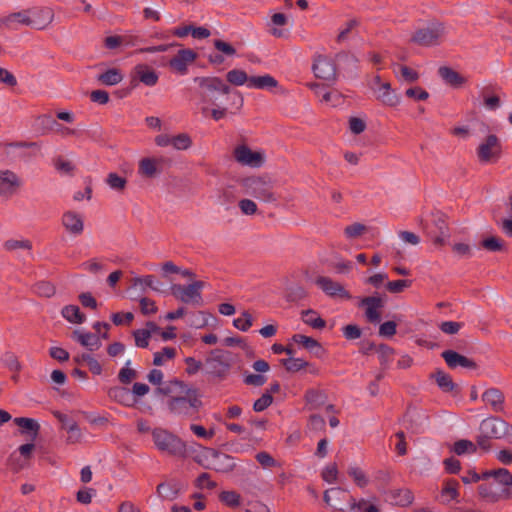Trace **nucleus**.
Returning <instances> with one entry per match:
<instances>
[{
    "instance_id": "46",
    "label": "nucleus",
    "mask_w": 512,
    "mask_h": 512,
    "mask_svg": "<svg viewBox=\"0 0 512 512\" xmlns=\"http://www.w3.org/2000/svg\"><path fill=\"white\" fill-rule=\"evenodd\" d=\"M1 363L12 372H19L22 369L18 357L10 351L1 356Z\"/></svg>"
},
{
    "instance_id": "40",
    "label": "nucleus",
    "mask_w": 512,
    "mask_h": 512,
    "mask_svg": "<svg viewBox=\"0 0 512 512\" xmlns=\"http://www.w3.org/2000/svg\"><path fill=\"white\" fill-rule=\"evenodd\" d=\"M105 183L111 190H113L117 193H122L127 186L126 178L118 175L115 172H110L107 175V177L105 179Z\"/></svg>"
},
{
    "instance_id": "42",
    "label": "nucleus",
    "mask_w": 512,
    "mask_h": 512,
    "mask_svg": "<svg viewBox=\"0 0 512 512\" xmlns=\"http://www.w3.org/2000/svg\"><path fill=\"white\" fill-rule=\"evenodd\" d=\"M432 377L435 379L439 388L444 392H451L455 387L450 375L442 370H437Z\"/></svg>"
},
{
    "instance_id": "62",
    "label": "nucleus",
    "mask_w": 512,
    "mask_h": 512,
    "mask_svg": "<svg viewBox=\"0 0 512 512\" xmlns=\"http://www.w3.org/2000/svg\"><path fill=\"white\" fill-rule=\"evenodd\" d=\"M273 402V397L269 393H264L253 404V409L256 412H262L267 409Z\"/></svg>"
},
{
    "instance_id": "33",
    "label": "nucleus",
    "mask_w": 512,
    "mask_h": 512,
    "mask_svg": "<svg viewBox=\"0 0 512 512\" xmlns=\"http://www.w3.org/2000/svg\"><path fill=\"white\" fill-rule=\"evenodd\" d=\"M493 478L495 481L504 486H512V473L506 468H498L484 471V479Z\"/></svg>"
},
{
    "instance_id": "24",
    "label": "nucleus",
    "mask_w": 512,
    "mask_h": 512,
    "mask_svg": "<svg viewBox=\"0 0 512 512\" xmlns=\"http://www.w3.org/2000/svg\"><path fill=\"white\" fill-rule=\"evenodd\" d=\"M438 74L445 84L453 88H460L468 81V78L465 75L448 66L440 67L438 69Z\"/></svg>"
},
{
    "instance_id": "64",
    "label": "nucleus",
    "mask_w": 512,
    "mask_h": 512,
    "mask_svg": "<svg viewBox=\"0 0 512 512\" xmlns=\"http://www.w3.org/2000/svg\"><path fill=\"white\" fill-rule=\"evenodd\" d=\"M461 480L464 484H472V483H477L479 482L480 480H485L484 479V472H482L481 474L477 473L475 470L473 469H469L467 470L462 476H461Z\"/></svg>"
},
{
    "instance_id": "30",
    "label": "nucleus",
    "mask_w": 512,
    "mask_h": 512,
    "mask_svg": "<svg viewBox=\"0 0 512 512\" xmlns=\"http://www.w3.org/2000/svg\"><path fill=\"white\" fill-rule=\"evenodd\" d=\"M346 491L342 488H331L324 492L323 499L327 505L338 512H343L341 502L344 500Z\"/></svg>"
},
{
    "instance_id": "63",
    "label": "nucleus",
    "mask_w": 512,
    "mask_h": 512,
    "mask_svg": "<svg viewBox=\"0 0 512 512\" xmlns=\"http://www.w3.org/2000/svg\"><path fill=\"white\" fill-rule=\"evenodd\" d=\"M410 286V281L408 280H395L389 281L386 283V290L391 293H399L402 292L405 288Z\"/></svg>"
},
{
    "instance_id": "13",
    "label": "nucleus",
    "mask_w": 512,
    "mask_h": 512,
    "mask_svg": "<svg viewBox=\"0 0 512 512\" xmlns=\"http://www.w3.org/2000/svg\"><path fill=\"white\" fill-rule=\"evenodd\" d=\"M312 70L317 78L333 81L336 78V67L331 58L325 55H316Z\"/></svg>"
},
{
    "instance_id": "1",
    "label": "nucleus",
    "mask_w": 512,
    "mask_h": 512,
    "mask_svg": "<svg viewBox=\"0 0 512 512\" xmlns=\"http://www.w3.org/2000/svg\"><path fill=\"white\" fill-rule=\"evenodd\" d=\"M158 391L170 396L167 405L174 414L188 415L201 406L196 390L188 388L182 381H169Z\"/></svg>"
},
{
    "instance_id": "31",
    "label": "nucleus",
    "mask_w": 512,
    "mask_h": 512,
    "mask_svg": "<svg viewBox=\"0 0 512 512\" xmlns=\"http://www.w3.org/2000/svg\"><path fill=\"white\" fill-rule=\"evenodd\" d=\"M414 496L409 489L397 488L389 492V502L392 505L405 507L412 504Z\"/></svg>"
},
{
    "instance_id": "53",
    "label": "nucleus",
    "mask_w": 512,
    "mask_h": 512,
    "mask_svg": "<svg viewBox=\"0 0 512 512\" xmlns=\"http://www.w3.org/2000/svg\"><path fill=\"white\" fill-rule=\"evenodd\" d=\"M322 479L329 484L336 483L338 480V468L335 463L326 465L321 473Z\"/></svg>"
},
{
    "instance_id": "58",
    "label": "nucleus",
    "mask_w": 512,
    "mask_h": 512,
    "mask_svg": "<svg viewBox=\"0 0 512 512\" xmlns=\"http://www.w3.org/2000/svg\"><path fill=\"white\" fill-rule=\"evenodd\" d=\"M219 497L229 507H238L240 505V495L235 491H223Z\"/></svg>"
},
{
    "instance_id": "49",
    "label": "nucleus",
    "mask_w": 512,
    "mask_h": 512,
    "mask_svg": "<svg viewBox=\"0 0 512 512\" xmlns=\"http://www.w3.org/2000/svg\"><path fill=\"white\" fill-rule=\"evenodd\" d=\"M292 340L295 343L302 345L304 348H306L307 350H309L311 352L314 351L315 349L321 348L320 344L315 339H313L312 337L303 335V334L293 335Z\"/></svg>"
},
{
    "instance_id": "47",
    "label": "nucleus",
    "mask_w": 512,
    "mask_h": 512,
    "mask_svg": "<svg viewBox=\"0 0 512 512\" xmlns=\"http://www.w3.org/2000/svg\"><path fill=\"white\" fill-rule=\"evenodd\" d=\"M192 146V139L187 133L173 135L172 147L175 150H188Z\"/></svg>"
},
{
    "instance_id": "51",
    "label": "nucleus",
    "mask_w": 512,
    "mask_h": 512,
    "mask_svg": "<svg viewBox=\"0 0 512 512\" xmlns=\"http://www.w3.org/2000/svg\"><path fill=\"white\" fill-rule=\"evenodd\" d=\"M348 475L353 479L355 484L360 488L365 487L368 484V479L365 473L357 466H350L348 468Z\"/></svg>"
},
{
    "instance_id": "54",
    "label": "nucleus",
    "mask_w": 512,
    "mask_h": 512,
    "mask_svg": "<svg viewBox=\"0 0 512 512\" xmlns=\"http://www.w3.org/2000/svg\"><path fill=\"white\" fill-rule=\"evenodd\" d=\"M282 364L290 372H298L301 369L309 366L308 362L304 361L303 359L293 357L283 359Z\"/></svg>"
},
{
    "instance_id": "27",
    "label": "nucleus",
    "mask_w": 512,
    "mask_h": 512,
    "mask_svg": "<svg viewBox=\"0 0 512 512\" xmlns=\"http://www.w3.org/2000/svg\"><path fill=\"white\" fill-rule=\"evenodd\" d=\"M391 69L395 77L402 82L413 83L420 77L419 72L416 69L404 64L393 63L391 65Z\"/></svg>"
},
{
    "instance_id": "50",
    "label": "nucleus",
    "mask_w": 512,
    "mask_h": 512,
    "mask_svg": "<svg viewBox=\"0 0 512 512\" xmlns=\"http://www.w3.org/2000/svg\"><path fill=\"white\" fill-rule=\"evenodd\" d=\"M4 248L7 251H16L19 249L30 251L32 245L27 239H9L4 243Z\"/></svg>"
},
{
    "instance_id": "61",
    "label": "nucleus",
    "mask_w": 512,
    "mask_h": 512,
    "mask_svg": "<svg viewBox=\"0 0 512 512\" xmlns=\"http://www.w3.org/2000/svg\"><path fill=\"white\" fill-rule=\"evenodd\" d=\"M81 359L87 364L89 370L94 375H100L102 373L101 364L90 354H83Z\"/></svg>"
},
{
    "instance_id": "8",
    "label": "nucleus",
    "mask_w": 512,
    "mask_h": 512,
    "mask_svg": "<svg viewBox=\"0 0 512 512\" xmlns=\"http://www.w3.org/2000/svg\"><path fill=\"white\" fill-rule=\"evenodd\" d=\"M358 306L364 310V316L368 323L379 326V334L384 335V323L382 322L383 299L380 296H368L361 298Z\"/></svg>"
},
{
    "instance_id": "45",
    "label": "nucleus",
    "mask_w": 512,
    "mask_h": 512,
    "mask_svg": "<svg viewBox=\"0 0 512 512\" xmlns=\"http://www.w3.org/2000/svg\"><path fill=\"white\" fill-rule=\"evenodd\" d=\"M253 325V317L248 311H243L239 317L233 320V326L242 331H248Z\"/></svg>"
},
{
    "instance_id": "20",
    "label": "nucleus",
    "mask_w": 512,
    "mask_h": 512,
    "mask_svg": "<svg viewBox=\"0 0 512 512\" xmlns=\"http://www.w3.org/2000/svg\"><path fill=\"white\" fill-rule=\"evenodd\" d=\"M288 21L289 19L284 13H272L267 23L268 32L275 38H286L289 35V30L285 28Z\"/></svg>"
},
{
    "instance_id": "3",
    "label": "nucleus",
    "mask_w": 512,
    "mask_h": 512,
    "mask_svg": "<svg viewBox=\"0 0 512 512\" xmlns=\"http://www.w3.org/2000/svg\"><path fill=\"white\" fill-rule=\"evenodd\" d=\"M194 81L202 89L199 102L202 114H206L209 111L210 102L217 100L213 93L217 92L222 95H229L231 93L230 87L219 77H196Z\"/></svg>"
},
{
    "instance_id": "14",
    "label": "nucleus",
    "mask_w": 512,
    "mask_h": 512,
    "mask_svg": "<svg viewBox=\"0 0 512 512\" xmlns=\"http://www.w3.org/2000/svg\"><path fill=\"white\" fill-rule=\"evenodd\" d=\"M315 284L328 296L330 297H338L343 299H350L351 295L344 288V286L333 279L320 276L315 280Z\"/></svg>"
},
{
    "instance_id": "59",
    "label": "nucleus",
    "mask_w": 512,
    "mask_h": 512,
    "mask_svg": "<svg viewBox=\"0 0 512 512\" xmlns=\"http://www.w3.org/2000/svg\"><path fill=\"white\" fill-rule=\"evenodd\" d=\"M135 345L140 348H146L149 345V340L151 338L150 332L145 331L144 329H138L133 332Z\"/></svg>"
},
{
    "instance_id": "57",
    "label": "nucleus",
    "mask_w": 512,
    "mask_h": 512,
    "mask_svg": "<svg viewBox=\"0 0 512 512\" xmlns=\"http://www.w3.org/2000/svg\"><path fill=\"white\" fill-rule=\"evenodd\" d=\"M130 365L131 361L127 360L124 367L119 371L118 378L121 383L128 384L136 377V371Z\"/></svg>"
},
{
    "instance_id": "34",
    "label": "nucleus",
    "mask_w": 512,
    "mask_h": 512,
    "mask_svg": "<svg viewBox=\"0 0 512 512\" xmlns=\"http://www.w3.org/2000/svg\"><path fill=\"white\" fill-rule=\"evenodd\" d=\"M62 317L72 324H82L86 321V316L76 305H67L62 308Z\"/></svg>"
},
{
    "instance_id": "29",
    "label": "nucleus",
    "mask_w": 512,
    "mask_h": 512,
    "mask_svg": "<svg viewBox=\"0 0 512 512\" xmlns=\"http://www.w3.org/2000/svg\"><path fill=\"white\" fill-rule=\"evenodd\" d=\"M482 400L495 412H502L504 410V395L496 388L486 390L482 395Z\"/></svg>"
},
{
    "instance_id": "56",
    "label": "nucleus",
    "mask_w": 512,
    "mask_h": 512,
    "mask_svg": "<svg viewBox=\"0 0 512 512\" xmlns=\"http://www.w3.org/2000/svg\"><path fill=\"white\" fill-rule=\"evenodd\" d=\"M453 451L457 455H463L465 453H473L476 451V446L473 442H471L469 440L462 439V440H459L454 443Z\"/></svg>"
},
{
    "instance_id": "39",
    "label": "nucleus",
    "mask_w": 512,
    "mask_h": 512,
    "mask_svg": "<svg viewBox=\"0 0 512 512\" xmlns=\"http://www.w3.org/2000/svg\"><path fill=\"white\" fill-rule=\"evenodd\" d=\"M480 245L490 252H504L507 250L504 240L498 236H488L481 241Z\"/></svg>"
},
{
    "instance_id": "41",
    "label": "nucleus",
    "mask_w": 512,
    "mask_h": 512,
    "mask_svg": "<svg viewBox=\"0 0 512 512\" xmlns=\"http://www.w3.org/2000/svg\"><path fill=\"white\" fill-rule=\"evenodd\" d=\"M405 317L402 314H393L386 320V338H390L397 333V328L401 329L404 325Z\"/></svg>"
},
{
    "instance_id": "26",
    "label": "nucleus",
    "mask_w": 512,
    "mask_h": 512,
    "mask_svg": "<svg viewBox=\"0 0 512 512\" xmlns=\"http://www.w3.org/2000/svg\"><path fill=\"white\" fill-rule=\"evenodd\" d=\"M14 423L20 428V434L34 441L39 434L40 424L37 420L27 417L14 418Z\"/></svg>"
},
{
    "instance_id": "12",
    "label": "nucleus",
    "mask_w": 512,
    "mask_h": 512,
    "mask_svg": "<svg viewBox=\"0 0 512 512\" xmlns=\"http://www.w3.org/2000/svg\"><path fill=\"white\" fill-rule=\"evenodd\" d=\"M234 156L238 163L253 168L261 167L265 160L263 152L251 150L245 145L235 148Z\"/></svg>"
},
{
    "instance_id": "18",
    "label": "nucleus",
    "mask_w": 512,
    "mask_h": 512,
    "mask_svg": "<svg viewBox=\"0 0 512 512\" xmlns=\"http://www.w3.org/2000/svg\"><path fill=\"white\" fill-rule=\"evenodd\" d=\"M196 53L191 49H182L169 61L170 67L177 73L184 75L188 66L196 59Z\"/></svg>"
},
{
    "instance_id": "4",
    "label": "nucleus",
    "mask_w": 512,
    "mask_h": 512,
    "mask_svg": "<svg viewBox=\"0 0 512 512\" xmlns=\"http://www.w3.org/2000/svg\"><path fill=\"white\" fill-rule=\"evenodd\" d=\"M502 142L491 132L483 136L476 148V156L481 164H494L502 157Z\"/></svg>"
},
{
    "instance_id": "38",
    "label": "nucleus",
    "mask_w": 512,
    "mask_h": 512,
    "mask_svg": "<svg viewBox=\"0 0 512 512\" xmlns=\"http://www.w3.org/2000/svg\"><path fill=\"white\" fill-rule=\"evenodd\" d=\"M227 81L234 86H246L249 88V81L251 77L247 75L244 70L232 69L226 74Z\"/></svg>"
},
{
    "instance_id": "35",
    "label": "nucleus",
    "mask_w": 512,
    "mask_h": 512,
    "mask_svg": "<svg viewBox=\"0 0 512 512\" xmlns=\"http://www.w3.org/2000/svg\"><path fill=\"white\" fill-rule=\"evenodd\" d=\"M276 79L268 74L261 76H251L249 81L250 89H272L277 86Z\"/></svg>"
},
{
    "instance_id": "37",
    "label": "nucleus",
    "mask_w": 512,
    "mask_h": 512,
    "mask_svg": "<svg viewBox=\"0 0 512 512\" xmlns=\"http://www.w3.org/2000/svg\"><path fill=\"white\" fill-rule=\"evenodd\" d=\"M138 172L145 177H154L158 173V160L150 157L141 159Z\"/></svg>"
},
{
    "instance_id": "10",
    "label": "nucleus",
    "mask_w": 512,
    "mask_h": 512,
    "mask_svg": "<svg viewBox=\"0 0 512 512\" xmlns=\"http://www.w3.org/2000/svg\"><path fill=\"white\" fill-rule=\"evenodd\" d=\"M211 369V373L215 376H224L232 365L231 353L222 349H214L206 360Z\"/></svg>"
},
{
    "instance_id": "32",
    "label": "nucleus",
    "mask_w": 512,
    "mask_h": 512,
    "mask_svg": "<svg viewBox=\"0 0 512 512\" xmlns=\"http://www.w3.org/2000/svg\"><path fill=\"white\" fill-rule=\"evenodd\" d=\"M134 74L146 86L152 87L158 82V74L145 64L136 65Z\"/></svg>"
},
{
    "instance_id": "15",
    "label": "nucleus",
    "mask_w": 512,
    "mask_h": 512,
    "mask_svg": "<svg viewBox=\"0 0 512 512\" xmlns=\"http://www.w3.org/2000/svg\"><path fill=\"white\" fill-rule=\"evenodd\" d=\"M438 501L442 504H450L451 502H460V484L455 479H444L441 484Z\"/></svg>"
},
{
    "instance_id": "19",
    "label": "nucleus",
    "mask_w": 512,
    "mask_h": 512,
    "mask_svg": "<svg viewBox=\"0 0 512 512\" xmlns=\"http://www.w3.org/2000/svg\"><path fill=\"white\" fill-rule=\"evenodd\" d=\"M480 428L486 437L501 438L506 434L509 426L499 418H488L482 421Z\"/></svg>"
},
{
    "instance_id": "43",
    "label": "nucleus",
    "mask_w": 512,
    "mask_h": 512,
    "mask_svg": "<svg viewBox=\"0 0 512 512\" xmlns=\"http://www.w3.org/2000/svg\"><path fill=\"white\" fill-rule=\"evenodd\" d=\"M98 80L105 85L113 86L123 80V75L118 69H109L98 76Z\"/></svg>"
},
{
    "instance_id": "17",
    "label": "nucleus",
    "mask_w": 512,
    "mask_h": 512,
    "mask_svg": "<svg viewBox=\"0 0 512 512\" xmlns=\"http://www.w3.org/2000/svg\"><path fill=\"white\" fill-rule=\"evenodd\" d=\"M477 491L479 497L490 504L497 503L510 496L507 489L500 490L492 483H483L479 485Z\"/></svg>"
},
{
    "instance_id": "9",
    "label": "nucleus",
    "mask_w": 512,
    "mask_h": 512,
    "mask_svg": "<svg viewBox=\"0 0 512 512\" xmlns=\"http://www.w3.org/2000/svg\"><path fill=\"white\" fill-rule=\"evenodd\" d=\"M24 185L22 177L12 169H0V200L8 201L17 195Z\"/></svg>"
},
{
    "instance_id": "55",
    "label": "nucleus",
    "mask_w": 512,
    "mask_h": 512,
    "mask_svg": "<svg viewBox=\"0 0 512 512\" xmlns=\"http://www.w3.org/2000/svg\"><path fill=\"white\" fill-rule=\"evenodd\" d=\"M365 231H366L365 225H363L361 223H353L351 225H348L344 229V234L347 239L353 240V239H356V238H359L360 236H362Z\"/></svg>"
},
{
    "instance_id": "23",
    "label": "nucleus",
    "mask_w": 512,
    "mask_h": 512,
    "mask_svg": "<svg viewBox=\"0 0 512 512\" xmlns=\"http://www.w3.org/2000/svg\"><path fill=\"white\" fill-rule=\"evenodd\" d=\"M311 89L323 104L336 107L342 103L343 96L336 90L329 91L319 84H311Z\"/></svg>"
},
{
    "instance_id": "11",
    "label": "nucleus",
    "mask_w": 512,
    "mask_h": 512,
    "mask_svg": "<svg viewBox=\"0 0 512 512\" xmlns=\"http://www.w3.org/2000/svg\"><path fill=\"white\" fill-rule=\"evenodd\" d=\"M244 99L241 93L235 92L231 102V110L228 107H222L218 105L216 100H213L209 104V111L204 114L205 116L210 114L215 121H219L225 118L228 114H236L243 107Z\"/></svg>"
},
{
    "instance_id": "44",
    "label": "nucleus",
    "mask_w": 512,
    "mask_h": 512,
    "mask_svg": "<svg viewBox=\"0 0 512 512\" xmlns=\"http://www.w3.org/2000/svg\"><path fill=\"white\" fill-rule=\"evenodd\" d=\"M176 355V350L172 347H165L159 352H155L153 356V364L162 366L167 361L172 360Z\"/></svg>"
},
{
    "instance_id": "52",
    "label": "nucleus",
    "mask_w": 512,
    "mask_h": 512,
    "mask_svg": "<svg viewBox=\"0 0 512 512\" xmlns=\"http://www.w3.org/2000/svg\"><path fill=\"white\" fill-rule=\"evenodd\" d=\"M108 395L110 398L114 399L115 401L128 405L129 402V391L126 388L123 387H113L110 388L108 391Z\"/></svg>"
},
{
    "instance_id": "2",
    "label": "nucleus",
    "mask_w": 512,
    "mask_h": 512,
    "mask_svg": "<svg viewBox=\"0 0 512 512\" xmlns=\"http://www.w3.org/2000/svg\"><path fill=\"white\" fill-rule=\"evenodd\" d=\"M151 433L154 445L161 453L175 457L186 455V443L175 434L163 428H155Z\"/></svg>"
},
{
    "instance_id": "7",
    "label": "nucleus",
    "mask_w": 512,
    "mask_h": 512,
    "mask_svg": "<svg viewBox=\"0 0 512 512\" xmlns=\"http://www.w3.org/2000/svg\"><path fill=\"white\" fill-rule=\"evenodd\" d=\"M205 286L203 281H193L188 285L172 284L171 294L179 301L199 306L202 304V290Z\"/></svg>"
},
{
    "instance_id": "25",
    "label": "nucleus",
    "mask_w": 512,
    "mask_h": 512,
    "mask_svg": "<svg viewBox=\"0 0 512 512\" xmlns=\"http://www.w3.org/2000/svg\"><path fill=\"white\" fill-rule=\"evenodd\" d=\"M0 25L11 30H17L21 26L31 27L29 13H27V10H24L21 12L9 14L5 17L0 18Z\"/></svg>"
},
{
    "instance_id": "16",
    "label": "nucleus",
    "mask_w": 512,
    "mask_h": 512,
    "mask_svg": "<svg viewBox=\"0 0 512 512\" xmlns=\"http://www.w3.org/2000/svg\"><path fill=\"white\" fill-rule=\"evenodd\" d=\"M62 226L71 235L78 236L84 231V217L75 211H66L62 215Z\"/></svg>"
},
{
    "instance_id": "28",
    "label": "nucleus",
    "mask_w": 512,
    "mask_h": 512,
    "mask_svg": "<svg viewBox=\"0 0 512 512\" xmlns=\"http://www.w3.org/2000/svg\"><path fill=\"white\" fill-rule=\"evenodd\" d=\"M442 357L450 368H456L458 366L464 368H475L476 364L473 360L455 352L447 350L442 353Z\"/></svg>"
},
{
    "instance_id": "5",
    "label": "nucleus",
    "mask_w": 512,
    "mask_h": 512,
    "mask_svg": "<svg viewBox=\"0 0 512 512\" xmlns=\"http://www.w3.org/2000/svg\"><path fill=\"white\" fill-rule=\"evenodd\" d=\"M446 35V27L438 21H431L418 28L412 35V42L424 46L432 47L439 45Z\"/></svg>"
},
{
    "instance_id": "36",
    "label": "nucleus",
    "mask_w": 512,
    "mask_h": 512,
    "mask_svg": "<svg viewBox=\"0 0 512 512\" xmlns=\"http://www.w3.org/2000/svg\"><path fill=\"white\" fill-rule=\"evenodd\" d=\"M302 321L314 329H323L326 322L314 310L308 309L301 312Z\"/></svg>"
},
{
    "instance_id": "60",
    "label": "nucleus",
    "mask_w": 512,
    "mask_h": 512,
    "mask_svg": "<svg viewBox=\"0 0 512 512\" xmlns=\"http://www.w3.org/2000/svg\"><path fill=\"white\" fill-rule=\"evenodd\" d=\"M369 88L374 93L375 97L381 99L384 93L382 92V88L384 87L381 80V75L376 74L369 80Z\"/></svg>"
},
{
    "instance_id": "48",
    "label": "nucleus",
    "mask_w": 512,
    "mask_h": 512,
    "mask_svg": "<svg viewBox=\"0 0 512 512\" xmlns=\"http://www.w3.org/2000/svg\"><path fill=\"white\" fill-rule=\"evenodd\" d=\"M66 430L68 432L67 443L75 444L79 443L82 440L83 434L76 422H68L66 424Z\"/></svg>"
},
{
    "instance_id": "21",
    "label": "nucleus",
    "mask_w": 512,
    "mask_h": 512,
    "mask_svg": "<svg viewBox=\"0 0 512 512\" xmlns=\"http://www.w3.org/2000/svg\"><path fill=\"white\" fill-rule=\"evenodd\" d=\"M31 22V27L35 29H44L53 20V11L50 8H33L27 10Z\"/></svg>"
},
{
    "instance_id": "6",
    "label": "nucleus",
    "mask_w": 512,
    "mask_h": 512,
    "mask_svg": "<svg viewBox=\"0 0 512 512\" xmlns=\"http://www.w3.org/2000/svg\"><path fill=\"white\" fill-rule=\"evenodd\" d=\"M243 193L264 202H274L276 197L272 192L271 182L263 177H248L242 180Z\"/></svg>"
},
{
    "instance_id": "22",
    "label": "nucleus",
    "mask_w": 512,
    "mask_h": 512,
    "mask_svg": "<svg viewBox=\"0 0 512 512\" xmlns=\"http://www.w3.org/2000/svg\"><path fill=\"white\" fill-rule=\"evenodd\" d=\"M72 338L77 341L81 346L85 347L89 351H96L101 346L100 336L91 332L76 329L72 333Z\"/></svg>"
}]
</instances>
